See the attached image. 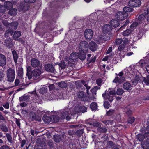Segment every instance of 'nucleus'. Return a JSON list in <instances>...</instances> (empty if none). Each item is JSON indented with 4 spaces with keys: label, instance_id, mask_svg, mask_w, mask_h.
Returning a JSON list of instances; mask_svg holds the SVG:
<instances>
[{
    "label": "nucleus",
    "instance_id": "f257e3e1",
    "mask_svg": "<svg viewBox=\"0 0 149 149\" xmlns=\"http://www.w3.org/2000/svg\"><path fill=\"white\" fill-rule=\"evenodd\" d=\"M116 94V91L114 89L110 88L106 93H103L102 96L105 100H108L111 102L113 100V96Z\"/></svg>",
    "mask_w": 149,
    "mask_h": 149
},
{
    "label": "nucleus",
    "instance_id": "f03ea898",
    "mask_svg": "<svg viewBox=\"0 0 149 149\" xmlns=\"http://www.w3.org/2000/svg\"><path fill=\"white\" fill-rule=\"evenodd\" d=\"M42 73L41 69H36L31 72V74H28V79L36 80L39 79Z\"/></svg>",
    "mask_w": 149,
    "mask_h": 149
},
{
    "label": "nucleus",
    "instance_id": "7ed1b4c3",
    "mask_svg": "<svg viewBox=\"0 0 149 149\" xmlns=\"http://www.w3.org/2000/svg\"><path fill=\"white\" fill-rule=\"evenodd\" d=\"M77 54L73 53L71 54L69 58L65 59L66 63L69 66H72L77 61L78 58Z\"/></svg>",
    "mask_w": 149,
    "mask_h": 149
},
{
    "label": "nucleus",
    "instance_id": "20e7f679",
    "mask_svg": "<svg viewBox=\"0 0 149 149\" xmlns=\"http://www.w3.org/2000/svg\"><path fill=\"white\" fill-rule=\"evenodd\" d=\"M7 79L9 82H13L15 78V70L10 68L7 71Z\"/></svg>",
    "mask_w": 149,
    "mask_h": 149
},
{
    "label": "nucleus",
    "instance_id": "39448f33",
    "mask_svg": "<svg viewBox=\"0 0 149 149\" xmlns=\"http://www.w3.org/2000/svg\"><path fill=\"white\" fill-rule=\"evenodd\" d=\"M117 76L113 81V82L117 83V84H120L123 82L125 79V77L123 76V73L122 72H121L117 74H116Z\"/></svg>",
    "mask_w": 149,
    "mask_h": 149
},
{
    "label": "nucleus",
    "instance_id": "423d86ee",
    "mask_svg": "<svg viewBox=\"0 0 149 149\" xmlns=\"http://www.w3.org/2000/svg\"><path fill=\"white\" fill-rule=\"evenodd\" d=\"M145 19V17L144 15L142 14L141 15L138 17V19L136 21L131 25V27H135L139 24H144Z\"/></svg>",
    "mask_w": 149,
    "mask_h": 149
},
{
    "label": "nucleus",
    "instance_id": "0eeeda50",
    "mask_svg": "<svg viewBox=\"0 0 149 149\" xmlns=\"http://www.w3.org/2000/svg\"><path fill=\"white\" fill-rule=\"evenodd\" d=\"M18 24V23L17 22H14L10 23L9 28H10L12 31V33L9 30H7L6 33L5 34V35L6 36H8L7 34H9V33H10L11 35L12 33H13V30L16 29Z\"/></svg>",
    "mask_w": 149,
    "mask_h": 149
},
{
    "label": "nucleus",
    "instance_id": "6e6552de",
    "mask_svg": "<svg viewBox=\"0 0 149 149\" xmlns=\"http://www.w3.org/2000/svg\"><path fill=\"white\" fill-rule=\"evenodd\" d=\"M88 45L87 42L85 41L81 42L79 46V49L80 51L87 52L88 50Z\"/></svg>",
    "mask_w": 149,
    "mask_h": 149
},
{
    "label": "nucleus",
    "instance_id": "1a4fd4ad",
    "mask_svg": "<svg viewBox=\"0 0 149 149\" xmlns=\"http://www.w3.org/2000/svg\"><path fill=\"white\" fill-rule=\"evenodd\" d=\"M93 32L91 29H86L84 33L85 38L87 41L90 40L93 37Z\"/></svg>",
    "mask_w": 149,
    "mask_h": 149
},
{
    "label": "nucleus",
    "instance_id": "9d476101",
    "mask_svg": "<svg viewBox=\"0 0 149 149\" xmlns=\"http://www.w3.org/2000/svg\"><path fill=\"white\" fill-rule=\"evenodd\" d=\"M128 14L124 12H118L117 13L116 17L118 20H123L125 19Z\"/></svg>",
    "mask_w": 149,
    "mask_h": 149
},
{
    "label": "nucleus",
    "instance_id": "9b49d317",
    "mask_svg": "<svg viewBox=\"0 0 149 149\" xmlns=\"http://www.w3.org/2000/svg\"><path fill=\"white\" fill-rule=\"evenodd\" d=\"M85 83V81H79L76 82V84L77 88L81 87L83 86H85L87 89V92L88 94V90L90 89V87L88 86L87 84Z\"/></svg>",
    "mask_w": 149,
    "mask_h": 149
},
{
    "label": "nucleus",
    "instance_id": "f8f14e48",
    "mask_svg": "<svg viewBox=\"0 0 149 149\" xmlns=\"http://www.w3.org/2000/svg\"><path fill=\"white\" fill-rule=\"evenodd\" d=\"M129 4L131 7H137L141 4V2L140 0H130Z\"/></svg>",
    "mask_w": 149,
    "mask_h": 149
},
{
    "label": "nucleus",
    "instance_id": "ddd939ff",
    "mask_svg": "<svg viewBox=\"0 0 149 149\" xmlns=\"http://www.w3.org/2000/svg\"><path fill=\"white\" fill-rule=\"evenodd\" d=\"M40 63V61L36 58H32L31 61V65L33 68L38 67Z\"/></svg>",
    "mask_w": 149,
    "mask_h": 149
},
{
    "label": "nucleus",
    "instance_id": "4468645a",
    "mask_svg": "<svg viewBox=\"0 0 149 149\" xmlns=\"http://www.w3.org/2000/svg\"><path fill=\"white\" fill-rule=\"evenodd\" d=\"M88 46L89 49L92 51L96 50L97 48V45L93 41H91L89 43Z\"/></svg>",
    "mask_w": 149,
    "mask_h": 149
},
{
    "label": "nucleus",
    "instance_id": "2eb2a0df",
    "mask_svg": "<svg viewBox=\"0 0 149 149\" xmlns=\"http://www.w3.org/2000/svg\"><path fill=\"white\" fill-rule=\"evenodd\" d=\"M77 95L78 97L81 99L82 100L86 101L87 100L86 95L85 94L83 91L77 92Z\"/></svg>",
    "mask_w": 149,
    "mask_h": 149
},
{
    "label": "nucleus",
    "instance_id": "dca6fc26",
    "mask_svg": "<svg viewBox=\"0 0 149 149\" xmlns=\"http://www.w3.org/2000/svg\"><path fill=\"white\" fill-rule=\"evenodd\" d=\"M69 113L68 111H62L61 115V119H63L66 117V119L67 120H70L71 118L69 115Z\"/></svg>",
    "mask_w": 149,
    "mask_h": 149
},
{
    "label": "nucleus",
    "instance_id": "f3484780",
    "mask_svg": "<svg viewBox=\"0 0 149 149\" xmlns=\"http://www.w3.org/2000/svg\"><path fill=\"white\" fill-rule=\"evenodd\" d=\"M6 58L5 56L2 54H0V66L3 67L6 63Z\"/></svg>",
    "mask_w": 149,
    "mask_h": 149
},
{
    "label": "nucleus",
    "instance_id": "a211bd4d",
    "mask_svg": "<svg viewBox=\"0 0 149 149\" xmlns=\"http://www.w3.org/2000/svg\"><path fill=\"white\" fill-rule=\"evenodd\" d=\"M45 68L46 70L49 72H53L54 71V69L53 65L50 64H47L45 65Z\"/></svg>",
    "mask_w": 149,
    "mask_h": 149
},
{
    "label": "nucleus",
    "instance_id": "6ab92c4d",
    "mask_svg": "<svg viewBox=\"0 0 149 149\" xmlns=\"http://www.w3.org/2000/svg\"><path fill=\"white\" fill-rule=\"evenodd\" d=\"M99 38H100V40H97V41H98L100 43V42H103L102 40L105 41L109 40L110 38V37L109 36V34H108L106 33V34L102 36L101 37H99Z\"/></svg>",
    "mask_w": 149,
    "mask_h": 149
},
{
    "label": "nucleus",
    "instance_id": "aec40b11",
    "mask_svg": "<svg viewBox=\"0 0 149 149\" xmlns=\"http://www.w3.org/2000/svg\"><path fill=\"white\" fill-rule=\"evenodd\" d=\"M4 45L9 48L11 47L13 45L12 40L10 38L4 41Z\"/></svg>",
    "mask_w": 149,
    "mask_h": 149
},
{
    "label": "nucleus",
    "instance_id": "412c9836",
    "mask_svg": "<svg viewBox=\"0 0 149 149\" xmlns=\"http://www.w3.org/2000/svg\"><path fill=\"white\" fill-rule=\"evenodd\" d=\"M112 30L111 27L109 24L104 25L102 29L103 32L104 33H107Z\"/></svg>",
    "mask_w": 149,
    "mask_h": 149
},
{
    "label": "nucleus",
    "instance_id": "4be33fe9",
    "mask_svg": "<svg viewBox=\"0 0 149 149\" xmlns=\"http://www.w3.org/2000/svg\"><path fill=\"white\" fill-rule=\"evenodd\" d=\"M86 52L80 51H79L78 54L79 57L81 60H84L86 58Z\"/></svg>",
    "mask_w": 149,
    "mask_h": 149
},
{
    "label": "nucleus",
    "instance_id": "5701e85b",
    "mask_svg": "<svg viewBox=\"0 0 149 149\" xmlns=\"http://www.w3.org/2000/svg\"><path fill=\"white\" fill-rule=\"evenodd\" d=\"M117 20L115 19H113L110 21V24L114 27H117L119 25V23Z\"/></svg>",
    "mask_w": 149,
    "mask_h": 149
},
{
    "label": "nucleus",
    "instance_id": "b1692460",
    "mask_svg": "<svg viewBox=\"0 0 149 149\" xmlns=\"http://www.w3.org/2000/svg\"><path fill=\"white\" fill-rule=\"evenodd\" d=\"M123 87L124 89L125 90H130L131 89V85L130 83L128 82L124 83Z\"/></svg>",
    "mask_w": 149,
    "mask_h": 149
},
{
    "label": "nucleus",
    "instance_id": "393cba45",
    "mask_svg": "<svg viewBox=\"0 0 149 149\" xmlns=\"http://www.w3.org/2000/svg\"><path fill=\"white\" fill-rule=\"evenodd\" d=\"M42 119L45 123H49L52 121L51 117H50L47 116H44L42 118Z\"/></svg>",
    "mask_w": 149,
    "mask_h": 149
},
{
    "label": "nucleus",
    "instance_id": "a878e982",
    "mask_svg": "<svg viewBox=\"0 0 149 149\" xmlns=\"http://www.w3.org/2000/svg\"><path fill=\"white\" fill-rule=\"evenodd\" d=\"M53 139L56 142H59L62 140L61 136L58 134L53 136Z\"/></svg>",
    "mask_w": 149,
    "mask_h": 149
},
{
    "label": "nucleus",
    "instance_id": "bb28decb",
    "mask_svg": "<svg viewBox=\"0 0 149 149\" xmlns=\"http://www.w3.org/2000/svg\"><path fill=\"white\" fill-rule=\"evenodd\" d=\"M52 122L53 123H56L59 121L60 119L58 116H53L51 117Z\"/></svg>",
    "mask_w": 149,
    "mask_h": 149
},
{
    "label": "nucleus",
    "instance_id": "cd10ccee",
    "mask_svg": "<svg viewBox=\"0 0 149 149\" xmlns=\"http://www.w3.org/2000/svg\"><path fill=\"white\" fill-rule=\"evenodd\" d=\"M17 74L18 76L20 78H22L23 75V70L21 67H19L17 70Z\"/></svg>",
    "mask_w": 149,
    "mask_h": 149
},
{
    "label": "nucleus",
    "instance_id": "c85d7f7f",
    "mask_svg": "<svg viewBox=\"0 0 149 149\" xmlns=\"http://www.w3.org/2000/svg\"><path fill=\"white\" fill-rule=\"evenodd\" d=\"M4 5L5 8L8 9H9L13 7L12 3L10 1L5 2Z\"/></svg>",
    "mask_w": 149,
    "mask_h": 149
},
{
    "label": "nucleus",
    "instance_id": "c756f323",
    "mask_svg": "<svg viewBox=\"0 0 149 149\" xmlns=\"http://www.w3.org/2000/svg\"><path fill=\"white\" fill-rule=\"evenodd\" d=\"M12 54L13 56L14 60L15 63H16L17 60L18 58V55L15 50H13L12 51Z\"/></svg>",
    "mask_w": 149,
    "mask_h": 149
},
{
    "label": "nucleus",
    "instance_id": "7c9ffc66",
    "mask_svg": "<svg viewBox=\"0 0 149 149\" xmlns=\"http://www.w3.org/2000/svg\"><path fill=\"white\" fill-rule=\"evenodd\" d=\"M17 10L15 8H13L9 11V14L11 15H15L17 13Z\"/></svg>",
    "mask_w": 149,
    "mask_h": 149
},
{
    "label": "nucleus",
    "instance_id": "2f4dec72",
    "mask_svg": "<svg viewBox=\"0 0 149 149\" xmlns=\"http://www.w3.org/2000/svg\"><path fill=\"white\" fill-rule=\"evenodd\" d=\"M21 35V33L20 31H16L15 32L14 34L13 35V37L14 39L16 40Z\"/></svg>",
    "mask_w": 149,
    "mask_h": 149
},
{
    "label": "nucleus",
    "instance_id": "473e14b6",
    "mask_svg": "<svg viewBox=\"0 0 149 149\" xmlns=\"http://www.w3.org/2000/svg\"><path fill=\"white\" fill-rule=\"evenodd\" d=\"M123 10L124 13H126L127 14V12H130L132 11H133V9L129 7H126L124 8Z\"/></svg>",
    "mask_w": 149,
    "mask_h": 149
},
{
    "label": "nucleus",
    "instance_id": "72a5a7b5",
    "mask_svg": "<svg viewBox=\"0 0 149 149\" xmlns=\"http://www.w3.org/2000/svg\"><path fill=\"white\" fill-rule=\"evenodd\" d=\"M90 107L92 110L96 109L97 108V104L95 102L92 103L90 105Z\"/></svg>",
    "mask_w": 149,
    "mask_h": 149
},
{
    "label": "nucleus",
    "instance_id": "f704fd0d",
    "mask_svg": "<svg viewBox=\"0 0 149 149\" xmlns=\"http://www.w3.org/2000/svg\"><path fill=\"white\" fill-rule=\"evenodd\" d=\"M137 137L138 139L140 141H142L145 138L144 135L142 134H138Z\"/></svg>",
    "mask_w": 149,
    "mask_h": 149
},
{
    "label": "nucleus",
    "instance_id": "c9c22d12",
    "mask_svg": "<svg viewBox=\"0 0 149 149\" xmlns=\"http://www.w3.org/2000/svg\"><path fill=\"white\" fill-rule=\"evenodd\" d=\"M58 85L59 86L62 88H64L67 86L66 84L62 81L58 83Z\"/></svg>",
    "mask_w": 149,
    "mask_h": 149
},
{
    "label": "nucleus",
    "instance_id": "e433bc0d",
    "mask_svg": "<svg viewBox=\"0 0 149 149\" xmlns=\"http://www.w3.org/2000/svg\"><path fill=\"white\" fill-rule=\"evenodd\" d=\"M123 92L124 91L121 88L118 89L116 91V94L120 95H122Z\"/></svg>",
    "mask_w": 149,
    "mask_h": 149
},
{
    "label": "nucleus",
    "instance_id": "4c0bfd02",
    "mask_svg": "<svg viewBox=\"0 0 149 149\" xmlns=\"http://www.w3.org/2000/svg\"><path fill=\"white\" fill-rule=\"evenodd\" d=\"M66 64L68 65V64L66 63L65 61V63L64 62H62L59 64V66L61 67V69L64 68L65 67Z\"/></svg>",
    "mask_w": 149,
    "mask_h": 149
},
{
    "label": "nucleus",
    "instance_id": "58836bf2",
    "mask_svg": "<svg viewBox=\"0 0 149 149\" xmlns=\"http://www.w3.org/2000/svg\"><path fill=\"white\" fill-rule=\"evenodd\" d=\"M28 97L25 96H22L21 97H20L19 98V100L20 102L27 101L28 100Z\"/></svg>",
    "mask_w": 149,
    "mask_h": 149
},
{
    "label": "nucleus",
    "instance_id": "ea45409f",
    "mask_svg": "<svg viewBox=\"0 0 149 149\" xmlns=\"http://www.w3.org/2000/svg\"><path fill=\"white\" fill-rule=\"evenodd\" d=\"M143 81L146 85L149 84V75L147 76L146 78H144Z\"/></svg>",
    "mask_w": 149,
    "mask_h": 149
},
{
    "label": "nucleus",
    "instance_id": "a19ab883",
    "mask_svg": "<svg viewBox=\"0 0 149 149\" xmlns=\"http://www.w3.org/2000/svg\"><path fill=\"white\" fill-rule=\"evenodd\" d=\"M97 130L103 133H105L107 131V130L106 128L102 127H98Z\"/></svg>",
    "mask_w": 149,
    "mask_h": 149
},
{
    "label": "nucleus",
    "instance_id": "79ce46f5",
    "mask_svg": "<svg viewBox=\"0 0 149 149\" xmlns=\"http://www.w3.org/2000/svg\"><path fill=\"white\" fill-rule=\"evenodd\" d=\"M131 32V31L130 30L127 29L123 33V34L125 36H128L130 34Z\"/></svg>",
    "mask_w": 149,
    "mask_h": 149
},
{
    "label": "nucleus",
    "instance_id": "37998d69",
    "mask_svg": "<svg viewBox=\"0 0 149 149\" xmlns=\"http://www.w3.org/2000/svg\"><path fill=\"white\" fill-rule=\"evenodd\" d=\"M135 120V118L134 117H130L128 119V122L130 124H132Z\"/></svg>",
    "mask_w": 149,
    "mask_h": 149
},
{
    "label": "nucleus",
    "instance_id": "c03bdc74",
    "mask_svg": "<svg viewBox=\"0 0 149 149\" xmlns=\"http://www.w3.org/2000/svg\"><path fill=\"white\" fill-rule=\"evenodd\" d=\"M122 39L121 38H118L116 40L115 42V44L117 45H119L122 42Z\"/></svg>",
    "mask_w": 149,
    "mask_h": 149
},
{
    "label": "nucleus",
    "instance_id": "a18cd8bd",
    "mask_svg": "<svg viewBox=\"0 0 149 149\" xmlns=\"http://www.w3.org/2000/svg\"><path fill=\"white\" fill-rule=\"evenodd\" d=\"M102 82L103 80L100 78H99L96 80V83L99 86L101 85Z\"/></svg>",
    "mask_w": 149,
    "mask_h": 149
},
{
    "label": "nucleus",
    "instance_id": "49530a36",
    "mask_svg": "<svg viewBox=\"0 0 149 149\" xmlns=\"http://www.w3.org/2000/svg\"><path fill=\"white\" fill-rule=\"evenodd\" d=\"M2 23L3 25L6 27H9L10 24L8 23L7 20H3L2 21Z\"/></svg>",
    "mask_w": 149,
    "mask_h": 149
},
{
    "label": "nucleus",
    "instance_id": "de8ad7c7",
    "mask_svg": "<svg viewBox=\"0 0 149 149\" xmlns=\"http://www.w3.org/2000/svg\"><path fill=\"white\" fill-rule=\"evenodd\" d=\"M6 136L8 141L10 142H11L12 140L11 136L9 134H7Z\"/></svg>",
    "mask_w": 149,
    "mask_h": 149
},
{
    "label": "nucleus",
    "instance_id": "09e8293b",
    "mask_svg": "<svg viewBox=\"0 0 149 149\" xmlns=\"http://www.w3.org/2000/svg\"><path fill=\"white\" fill-rule=\"evenodd\" d=\"M87 108L84 106H82L80 107V111L82 113H84L86 111Z\"/></svg>",
    "mask_w": 149,
    "mask_h": 149
},
{
    "label": "nucleus",
    "instance_id": "8fccbe9b",
    "mask_svg": "<svg viewBox=\"0 0 149 149\" xmlns=\"http://www.w3.org/2000/svg\"><path fill=\"white\" fill-rule=\"evenodd\" d=\"M114 113V110H110L109 111L107 112V114L108 116H111Z\"/></svg>",
    "mask_w": 149,
    "mask_h": 149
},
{
    "label": "nucleus",
    "instance_id": "3c124183",
    "mask_svg": "<svg viewBox=\"0 0 149 149\" xmlns=\"http://www.w3.org/2000/svg\"><path fill=\"white\" fill-rule=\"evenodd\" d=\"M99 89V88L97 86H95L94 88H92L91 89V92H92L93 94H95L97 91Z\"/></svg>",
    "mask_w": 149,
    "mask_h": 149
},
{
    "label": "nucleus",
    "instance_id": "603ef678",
    "mask_svg": "<svg viewBox=\"0 0 149 149\" xmlns=\"http://www.w3.org/2000/svg\"><path fill=\"white\" fill-rule=\"evenodd\" d=\"M31 67L29 66H28L27 67V75L28 76V74H31Z\"/></svg>",
    "mask_w": 149,
    "mask_h": 149
},
{
    "label": "nucleus",
    "instance_id": "864d4df0",
    "mask_svg": "<svg viewBox=\"0 0 149 149\" xmlns=\"http://www.w3.org/2000/svg\"><path fill=\"white\" fill-rule=\"evenodd\" d=\"M104 107L106 108H108L110 107V104L107 102H105L104 103Z\"/></svg>",
    "mask_w": 149,
    "mask_h": 149
},
{
    "label": "nucleus",
    "instance_id": "5fc2aeb1",
    "mask_svg": "<svg viewBox=\"0 0 149 149\" xmlns=\"http://www.w3.org/2000/svg\"><path fill=\"white\" fill-rule=\"evenodd\" d=\"M5 8L4 6H0V12L2 13L4 12Z\"/></svg>",
    "mask_w": 149,
    "mask_h": 149
},
{
    "label": "nucleus",
    "instance_id": "6e6d98bb",
    "mask_svg": "<svg viewBox=\"0 0 149 149\" xmlns=\"http://www.w3.org/2000/svg\"><path fill=\"white\" fill-rule=\"evenodd\" d=\"M3 106L6 109H8L9 107V104L8 102H6L3 104Z\"/></svg>",
    "mask_w": 149,
    "mask_h": 149
},
{
    "label": "nucleus",
    "instance_id": "4d7b16f0",
    "mask_svg": "<svg viewBox=\"0 0 149 149\" xmlns=\"http://www.w3.org/2000/svg\"><path fill=\"white\" fill-rule=\"evenodd\" d=\"M139 77H137V78H135L134 79V80H133L132 81V82L133 84H136L137 83L138 81H139Z\"/></svg>",
    "mask_w": 149,
    "mask_h": 149
},
{
    "label": "nucleus",
    "instance_id": "13d9d810",
    "mask_svg": "<svg viewBox=\"0 0 149 149\" xmlns=\"http://www.w3.org/2000/svg\"><path fill=\"white\" fill-rule=\"evenodd\" d=\"M1 129L4 132H6L8 131L7 128L6 126H2L1 127Z\"/></svg>",
    "mask_w": 149,
    "mask_h": 149
},
{
    "label": "nucleus",
    "instance_id": "bf43d9fd",
    "mask_svg": "<svg viewBox=\"0 0 149 149\" xmlns=\"http://www.w3.org/2000/svg\"><path fill=\"white\" fill-rule=\"evenodd\" d=\"M125 45H124L122 44L119 46L118 48V49L119 51H121L122 50H123V49Z\"/></svg>",
    "mask_w": 149,
    "mask_h": 149
},
{
    "label": "nucleus",
    "instance_id": "052dcab7",
    "mask_svg": "<svg viewBox=\"0 0 149 149\" xmlns=\"http://www.w3.org/2000/svg\"><path fill=\"white\" fill-rule=\"evenodd\" d=\"M4 76V74L2 72L0 71V81L2 80Z\"/></svg>",
    "mask_w": 149,
    "mask_h": 149
},
{
    "label": "nucleus",
    "instance_id": "680f3d73",
    "mask_svg": "<svg viewBox=\"0 0 149 149\" xmlns=\"http://www.w3.org/2000/svg\"><path fill=\"white\" fill-rule=\"evenodd\" d=\"M47 88H42L40 89V92L41 93H43L46 91Z\"/></svg>",
    "mask_w": 149,
    "mask_h": 149
},
{
    "label": "nucleus",
    "instance_id": "e2e57ef3",
    "mask_svg": "<svg viewBox=\"0 0 149 149\" xmlns=\"http://www.w3.org/2000/svg\"><path fill=\"white\" fill-rule=\"evenodd\" d=\"M144 13L145 15L149 14V8H146L144 10Z\"/></svg>",
    "mask_w": 149,
    "mask_h": 149
},
{
    "label": "nucleus",
    "instance_id": "0e129e2a",
    "mask_svg": "<svg viewBox=\"0 0 149 149\" xmlns=\"http://www.w3.org/2000/svg\"><path fill=\"white\" fill-rule=\"evenodd\" d=\"M36 0H24L25 2L27 3H32L35 2Z\"/></svg>",
    "mask_w": 149,
    "mask_h": 149
},
{
    "label": "nucleus",
    "instance_id": "69168bd1",
    "mask_svg": "<svg viewBox=\"0 0 149 149\" xmlns=\"http://www.w3.org/2000/svg\"><path fill=\"white\" fill-rule=\"evenodd\" d=\"M104 122L105 123V124L106 125H109V124H111L112 123L111 121L110 120H107L105 121H104V122Z\"/></svg>",
    "mask_w": 149,
    "mask_h": 149
},
{
    "label": "nucleus",
    "instance_id": "338daca9",
    "mask_svg": "<svg viewBox=\"0 0 149 149\" xmlns=\"http://www.w3.org/2000/svg\"><path fill=\"white\" fill-rule=\"evenodd\" d=\"M19 81L18 79H16L15 82V86H17L19 85Z\"/></svg>",
    "mask_w": 149,
    "mask_h": 149
},
{
    "label": "nucleus",
    "instance_id": "774afa93",
    "mask_svg": "<svg viewBox=\"0 0 149 149\" xmlns=\"http://www.w3.org/2000/svg\"><path fill=\"white\" fill-rule=\"evenodd\" d=\"M1 149H10L9 147L7 146H3L1 148Z\"/></svg>",
    "mask_w": 149,
    "mask_h": 149
}]
</instances>
